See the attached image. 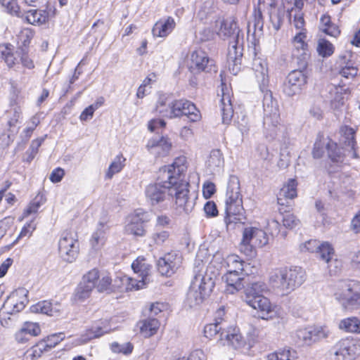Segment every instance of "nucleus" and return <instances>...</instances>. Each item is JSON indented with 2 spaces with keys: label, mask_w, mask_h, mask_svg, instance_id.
<instances>
[{
  "label": "nucleus",
  "mask_w": 360,
  "mask_h": 360,
  "mask_svg": "<svg viewBox=\"0 0 360 360\" xmlns=\"http://www.w3.org/2000/svg\"><path fill=\"white\" fill-rule=\"evenodd\" d=\"M252 70L259 89L264 94L262 103L264 135L269 140L283 139L286 135V128L281 122L278 102L268 89L269 80L266 61L255 58L252 62Z\"/></svg>",
  "instance_id": "1"
},
{
  "label": "nucleus",
  "mask_w": 360,
  "mask_h": 360,
  "mask_svg": "<svg viewBox=\"0 0 360 360\" xmlns=\"http://www.w3.org/2000/svg\"><path fill=\"white\" fill-rule=\"evenodd\" d=\"M184 161V158H179L176 159L172 165L163 167L159 174L161 181L146 187V197L152 206L167 208L172 198V191H174L172 187L174 184L176 183V175L180 178L186 170Z\"/></svg>",
  "instance_id": "2"
},
{
  "label": "nucleus",
  "mask_w": 360,
  "mask_h": 360,
  "mask_svg": "<svg viewBox=\"0 0 360 360\" xmlns=\"http://www.w3.org/2000/svg\"><path fill=\"white\" fill-rule=\"evenodd\" d=\"M216 32L220 38L230 39L228 52L229 70L231 73L236 75L241 68L243 34L233 17L217 21Z\"/></svg>",
  "instance_id": "3"
},
{
  "label": "nucleus",
  "mask_w": 360,
  "mask_h": 360,
  "mask_svg": "<svg viewBox=\"0 0 360 360\" xmlns=\"http://www.w3.org/2000/svg\"><path fill=\"white\" fill-rule=\"evenodd\" d=\"M304 270L299 266L278 267L269 274L270 285L282 295H288L300 287L305 281Z\"/></svg>",
  "instance_id": "4"
},
{
  "label": "nucleus",
  "mask_w": 360,
  "mask_h": 360,
  "mask_svg": "<svg viewBox=\"0 0 360 360\" xmlns=\"http://www.w3.org/2000/svg\"><path fill=\"white\" fill-rule=\"evenodd\" d=\"M214 286V280L207 272L200 271L196 273L187 293V304L195 307L202 304L210 296Z\"/></svg>",
  "instance_id": "5"
},
{
  "label": "nucleus",
  "mask_w": 360,
  "mask_h": 360,
  "mask_svg": "<svg viewBox=\"0 0 360 360\" xmlns=\"http://www.w3.org/2000/svg\"><path fill=\"white\" fill-rule=\"evenodd\" d=\"M335 296L347 311L360 308V282L354 280L342 281L337 285Z\"/></svg>",
  "instance_id": "6"
},
{
  "label": "nucleus",
  "mask_w": 360,
  "mask_h": 360,
  "mask_svg": "<svg viewBox=\"0 0 360 360\" xmlns=\"http://www.w3.org/2000/svg\"><path fill=\"white\" fill-rule=\"evenodd\" d=\"M269 238L264 231L261 229L248 226L244 229L240 250L247 256L255 254L256 248H262L268 243Z\"/></svg>",
  "instance_id": "7"
},
{
  "label": "nucleus",
  "mask_w": 360,
  "mask_h": 360,
  "mask_svg": "<svg viewBox=\"0 0 360 360\" xmlns=\"http://www.w3.org/2000/svg\"><path fill=\"white\" fill-rule=\"evenodd\" d=\"M330 333L326 326H308L296 330L292 334V339L298 346L309 347L327 338Z\"/></svg>",
  "instance_id": "8"
},
{
  "label": "nucleus",
  "mask_w": 360,
  "mask_h": 360,
  "mask_svg": "<svg viewBox=\"0 0 360 360\" xmlns=\"http://www.w3.org/2000/svg\"><path fill=\"white\" fill-rule=\"evenodd\" d=\"M176 183L174 184L172 188V198H175V210L179 214H188L194 207L193 200L188 196L189 191L188 189V183L184 179V173L181 176H177Z\"/></svg>",
  "instance_id": "9"
},
{
  "label": "nucleus",
  "mask_w": 360,
  "mask_h": 360,
  "mask_svg": "<svg viewBox=\"0 0 360 360\" xmlns=\"http://www.w3.org/2000/svg\"><path fill=\"white\" fill-rule=\"evenodd\" d=\"M59 254L61 258L68 262L75 261L79 254L77 234L73 231H64L58 242Z\"/></svg>",
  "instance_id": "10"
},
{
  "label": "nucleus",
  "mask_w": 360,
  "mask_h": 360,
  "mask_svg": "<svg viewBox=\"0 0 360 360\" xmlns=\"http://www.w3.org/2000/svg\"><path fill=\"white\" fill-rule=\"evenodd\" d=\"M224 202L225 209L229 210L231 213L238 210H243L240 181L236 176L232 175L229 177Z\"/></svg>",
  "instance_id": "11"
},
{
  "label": "nucleus",
  "mask_w": 360,
  "mask_h": 360,
  "mask_svg": "<svg viewBox=\"0 0 360 360\" xmlns=\"http://www.w3.org/2000/svg\"><path fill=\"white\" fill-rule=\"evenodd\" d=\"M28 291L20 288L13 292L2 306L4 313L13 314L22 311L28 302Z\"/></svg>",
  "instance_id": "12"
},
{
  "label": "nucleus",
  "mask_w": 360,
  "mask_h": 360,
  "mask_svg": "<svg viewBox=\"0 0 360 360\" xmlns=\"http://www.w3.org/2000/svg\"><path fill=\"white\" fill-rule=\"evenodd\" d=\"M218 343L236 350L241 349L245 346V340L242 336L240 329L236 326H229L223 329L220 333Z\"/></svg>",
  "instance_id": "13"
},
{
  "label": "nucleus",
  "mask_w": 360,
  "mask_h": 360,
  "mask_svg": "<svg viewBox=\"0 0 360 360\" xmlns=\"http://www.w3.org/2000/svg\"><path fill=\"white\" fill-rule=\"evenodd\" d=\"M172 111L173 118L185 115L191 122H198L201 119L200 110L192 102L187 100L173 101Z\"/></svg>",
  "instance_id": "14"
},
{
  "label": "nucleus",
  "mask_w": 360,
  "mask_h": 360,
  "mask_svg": "<svg viewBox=\"0 0 360 360\" xmlns=\"http://www.w3.org/2000/svg\"><path fill=\"white\" fill-rule=\"evenodd\" d=\"M189 68L195 72L217 71L214 60L210 58L207 53L202 49H197L191 53Z\"/></svg>",
  "instance_id": "15"
},
{
  "label": "nucleus",
  "mask_w": 360,
  "mask_h": 360,
  "mask_svg": "<svg viewBox=\"0 0 360 360\" xmlns=\"http://www.w3.org/2000/svg\"><path fill=\"white\" fill-rule=\"evenodd\" d=\"M182 257L176 252H169L160 257L158 261L159 272L166 276L173 275L181 266Z\"/></svg>",
  "instance_id": "16"
},
{
  "label": "nucleus",
  "mask_w": 360,
  "mask_h": 360,
  "mask_svg": "<svg viewBox=\"0 0 360 360\" xmlns=\"http://www.w3.org/2000/svg\"><path fill=\"white\" fill-rule=\"evenodd\" d=\"M306 83V77L300 70H293L287 76L283 86V91L288 96H293L300 92Z\"/></svg>",
  "instance_id": "17"
},
{
  "label": "nucleus",
  "mask_w": 360,
  "mask_h": 360,
  "mask_svg": "<svg viewBox=\"0 0 360 360\" xmlns=\"http://www.w3.org/2000/svg\"><path fill=\"white\" fill-rule=\"evenodd\" d=\"M330 356L331 360H352L355 356L354 345L349 339H342L330 349Z\"/></svg>",
  "instance_id": "18"
},
{
  "label": "nucleus",
  "mask_w": 360,
  "mask_h": 360,
  "mask_svg": "<svg viewBox=\"0 0 360 360\" xmlns=\"http://www.w3.org/2000/svg\"><path fill=\"white\" fill-rule=\"evenodd\" d=\"M147 221L146 213L142 211H136L127 219L125 231L136 236L145 235L143 223Z\"/></svg>",
  "instance_id": "19"
},
{
  "label": "nucleus",
  "mask_w": 360,
  "mask_h": 360,
  "mask_svg": "<svg viewBox=\"0 0 360 360\" xmlns=\"http://www.w3.org/2000/svg\"><path fill=\"white\" fill-rule=\"evenodd\" d=\"M221 96L219 108L222 117V122L224 124H229L233 116V109L231 100V94L229 88L223 82L221 84Z\"/></svg>",
  "instance_id": "20"
},
{
  "label": "nucleus",
  "mask_w": 360,
  "mask_h": 360,
  "mask_svg": "<svg viewBox=\"0 0 360 360\" xmlns=\"http://www.w3.org/2000/svg\"><path fill=\"white\" fill-rule=\"evenodd\" d=\"M245 302L250 307L257 309L262 319L268 320L274 316V306L272 305L267 297L264 296L256 297V298L248 300Z\"/></svg>",
  "instance_id": "21"
},
{
  "label": "nucleus",
  "mask_w": 360,
  "mask_h": 360,
  "mask_svg": "<svg viewBox=\"0 0 360 360\" xmlns=\"http://www.w3.org/2000/svg\"><path fill=\"white\" fill-rule=\"evenodd\" d=\"M206 169L210 174H219L224 167V158L219 149L211 150L206 162Z\"/></svg>",
  "instance_id": "22"
},
{
  "label": "nucleus",
  "mask_w": 360,
  "mask_h": 360,
  "mask_svg": "<svg viewBox=\"0 0 360 360\" xmlns=\"http://www.w3.org/2000/svg\"><path fill=\"white\" fill-rule=\"evenodd\" d=\"M34 313H41L51 316H58L60 314L62 306L58 302L52 303L49 301H41L34 304L30 308Z\"/></svg>",
  "instance_id": "23"
},
{
  "label": "nucleus",
  "mask_w": 360,
  "mask_h": 360,
  "mask_svg": "<svg viewBox=\"0 0 360 360\" xmlns=\"http://www.w3.org/2000/svg\"><path fill=\"white\" fill-rule=\"evenodd\" d=\"M297 184L295 179H289L288 182L283 185L278 194V204L285 205L287 204V200H291L295 198L297 196Z\"/></svg>",
  "instance_id": "24"
},
{
  "label": "nucleus",
  "mask_w": 360,
  "mask_h": 360,
  "mask_svg": "<svg viewBox=\"0 0 360 360\" xmlns=\"http://www.w3.org/2000/svg\"><path fill=\"white\" fill-rule=\"evenodd\" d=\"M317 253L319 255L320 258L328 264L330 271H332L331 267L333 264H335V268H338L340 264V262L333 259L335 250L333 246L328 242L321 243Z\"/></svg>",
  "instance_id": "25"
},
{
  "label": "nucleus",
  "mask_w": 360,
  "mask_h": 360,
  "mask_svg": "<svg viewBox=\"0 0 360 360\" xmlns=\"http://www.w3.org/2000/svg\"><path fill=\"white\" fill-rule=\"evenodd\" d=\"M175 25V21L172 17L160 20L154 25L152 34L154 37H166L172 32Z\"/></svg>",
  "instance_id": "26"
},
{
  "label": "nucleus",
  "mask_w": 360,
  "mask_h": 360,
  "mask_svg": "<svg viewBox=\"0 0 360 360\" xmlns=\"http://www.w3.org/2000/svg\"><path fill=\"white\" fill-rule=\"evenodd\" d=\"M242 274L243 273L232 272L226 273L224 274L223 278L226 283V291L227 293L234 294L243 288Z\"/></svg>",
  "instance_id": "27"
},
{
  "label": "nucleus",
  "mask_w": 360,
  "mask_h": 360,
  "mask_svg": "<svg viewBox=\"0 0 360 360\" xmlns=\"http://www.w3.org/2000/svg\"><path fill=\"white\" fill-rule=\"evenodd\" d=\"M340 132L342 134V141L345 146L347 148V150L351 153V156L353 158H358L359 155L356 151L354 130L351 127L345 126L341 128Z\"/></svg>",
  "instance_id": "28"
},
{
  "label": "nucleus",
  "mask_w": 360,
  "mask_h": 360,
  "mask_svg": "<svg viewBox=\"0 0 360 360\" xmlns=\"http://www.w3.org/2000/svg\"><path fill=\"white\" fill-rule=\"evenodd\" d=\"M20 101H15L9 110L6 111L7 124L8 130L13 132L15 131L16 124L18 123L21 117L22 110L19 105Z\"/></svg>",
  "instance_id": "29"
},
{
  "label": "nucleus",
  "mask_w": 360,
  "mask_h": 360,
  "mask_svg": "<svg viewBox=\"0 0 360 360\" xmlns=\"http://www.w3.org/2000/svg\"><path fill=\"white\" fill-rule=\"evenodd\" d=\"M172 100L165 95H162L157 101L155 111L162 117L172 119Z\"/></svg>",
  "instance_id": "30"
},
{
  "label": "nucleus",
  "mask_w": 360,
  "mask_h": 360,
  "mask_svg": "<svg viewBox=\"0 0 360 360\" xmlns=\"http://www.w3.org/2000/svg\"><path fill=\"white\" fill-rule=\"evenodd\" d=\"M335 146V143L329 138H324L323 136H319L314 146L312 155L314 158H321L323 157L326 150H328L329 147Z\"/></svg>",
  "instance_id": "31"
},
{
  "label": "nucleus",
  "mask_w": 360,
  "mask_h": 360,
  "mask_svg": "<svg viewBox=\"0 0 360 360\" xmlns=\"http://www.w3.org/2000/svg\"><path fill=\"white\" fill-rule=\"evenodd\" d=\"M131 268L138 278L145 279L148 281L151 266L146 262L144 257H139L131 264Z\"/></svg>",
  "instance_id": "32"
},
{
  "label": "nucleus",
  "mask_w": 360,
  "mask_h": 360,
  "mask_svg": "<svg viewBox=\"0 0 360 360\" xmlns=\"http://www.w3.org/2000/svg\"><path fill=\"white\" fill-rule=\"evenodd\" d=\"M147 147L150 149L152 153H158L160 155H166L171 148V143L168 141L167 139L165 137H162L161 139H150L148 144Z\"/></svg>",
  "instance_id": "33"
},
{
  "label": "nucleus",
  "mask_w": 360,
  "mask_h": 360,
  "mask_svg": "<svg viewBox=\"0 0 360 360\" xmlns=\"http://www.w3.org/2000/svg\"><path fill=\"white\" fill-rule=\"evenodd\" d=\"M340 330L349 333H360V319L356 316L343 319L338 323Z\"/></svg>",
  "instance_id": "34"
},
{
  "label": "nucleus",
  "mask_w": 360,
  "mask_h": 360,
  "mask_svg": "<svg viewBox=\"0 0 360 360\" xmlns=\"http://www.w3.org/2000/svg\"><path fill=\"white\" fill-rule=\"evenodd\" d=\"M226 217L224 221L228 229H233L239 224H243L245 220L244 210L229 212V210L225 209Z\"/></svg>",
  "instance_id": "35"
},
{
  "label": "nucleus",
  "mask_w": 360,
  "mask_h": 360,
  "mask_svg": "<svg viewBox=\"0 0 360 360\" xmlns=\"http://www.w3.org/2000/svg\"><path fill=\"white\" fill-rule=\"evenodd\" d=\"M140 333L144 338L154 335L160 327V322L156 319H148L140 322Z\"/></svg>",
  "instance_id": "36"
},
{
  "label": "nucleus",
  "mask_w": 360,
  "mask_h": 360,
  "mask_svg": "<svg viewBox=\"0 0 360 360\" xmlns=\"http://www.w3.org/2000/svg\"><path fill=\"white\" fill-rule=\"evenodd\" d=\"M266 290V285L264 282L258 281L251 283L245 289V302L252 300L256 297L263 296L262 293Z\"/></svg>",
  "instance_id": "37"
},
{
  "label": "nucleus",
  "mask_w": 360,
  "mask_h": 360,
  "mask_svg": "<svg viewBox=\"0 0 360 360\" xmlns=\"http://www.w3.org/2000/svg\"><path fill=\"white\" fill-rule=\"evenodd\" d=\"M150 240L153 245L162 247L169 243L171 240V233L167 230L157 229L150 236Z\"/></svg>",
  "instance_id": "38"
},
{
  "label": "nucleus",
  "mask_w": 360,
  "mask_h": 360,
  "mask_svg": "<svg viewBox=\"0 0 360 360\" xmlns=\"http://www.w3.org/2000/svg\"><path fill=\"white\" fill-rule=\"evenodd\" d=\"M25 19L30 24L40 25L48 20V13L42 10H30L26 13Z\"/></svg>",
  "instance_id": "39"
},
{
  "label": "nucleus",
  "mask_w": 360,
  "mask_h": 360,
  "mask_svg": "<svg viewBox=\"0 0 360 360\" xmlns=\"http://www.w3.org/2000/svg\"><path fill=\"white\" fill-rule=\"evenodd\" d=\"M225 264L227 267L226 273H243L244 262L236 255H230L226 257Z\"/></svg>",
  "instance_id": "40"
},
{
  "label": "nucleus",
  "mask_w": 360,
  "mask_h": 360,
  "mask_svg": "<svg viewBox=\"0 0 360 360\" xmlns=\"http://www.w3.org/2000/svg\"><path fill=\"white\" fill-rule=\"evenodd\" d=\"M101 227L98 228L91 236L90 243L94 250L101 249L105 244L106 240V229L104 225L101 224Z\"/></svg>",
  "instance_id": "41"
},
{
  "label": "nucleus",
  "mask_w": 360,
  "mask_h": 360,
  "mask_svg": "<svg viewBox=\"0 0 360 360\" xmlns=\"http://www.w3.org/2000/svg\"><path fill=\"white\" fill-rule=\"evenodd\" d=\"M296 352L290 349H280L267 356V360H295Z\"/></svg>",
  "instance_id": "42"
},
{
  "label": "nucleus",
  "mask_w": 360,
  "mask_h": 360,
  "mask_svg": "<svg viewBox=\"0 0 360 360\" xmlns=\"http://www.w3.org/2000/svg\"><path fill=\"white\" fill-rule=\"evenodd\" d=\"M122 283L126 285L127 290H139L143 288L148 282L145 279L140 278H130L124 276L122 279Z\"/></svg>",
  "instance_id": "43"
},
{
  "label": "nucleus",
  "mask_w": 360,
  "mask_h": 360,
  "mask_svg": "<svg viewBox=\"0 0 360 360\" xmlns=\"http://www.w3.org/2000/svg\"><path fill=\"white\" fill-rule=\"evenodd\" d=\"M124 162L125 158L122 155H117L108 167L106 173L107 178L111 179L115 174L120 172L124 165Z\"/></svg>",
  "instance_id": "44"
},
{
  "label": "nucleus",
  "mask_w": 360,
  "mask_h": 360,
  "mask_svg": "<svg viewBox=\"0 0 360 360\" xmlns=\"http://www.w3.org/2000/svg\"><path fill=\"white\" fill-rule=\"evenodd\" d=\"M335 51V47L329 41L321 39L319 41L317 45V51L319 54L323 57L330 56Z\"/></svg>",
  "instance_id": "45"
},
{
  "label": "nucleus",
  "mask_w": 360,
  "mask_h": 360,
  "mask_svg": "<svg viewBox=\"0 0 360 360\" xmlns=\"http://www.w3.org/2000/svg\"><path fill=\"white\" fill-rule=\"evenodd\" d=\"M40 123L39 117L37 115L32 116L27 122V126L21 134L22 139L27 141L32 136L34 130Z\"/></svg>",
  "instance_id": "46"
},
{
  "label": "nucleus",
  "mask_w": 360,
  "mask_h": 360,
  "mask_svg": "<svg viewBox=\"0 0 360 360\" xmlns=\"http://www.w3.org/2000/svg\"><path fill=\"white\" fill-rule=\"evenodd\" d=\"M221 326V321L216 319V322L213 323L207 324L204 328V335L208 339H212L215 335H219L223 330Z\"/></svg>",
  "instance_id": "47"
},
{
  "label": "nucleus",
  "mask_w": 360,
  "mask_h": 360,
  "mask_svg": "<svg viewBox=\"0 0 360 360\" xmlns=\"http://www.w3.org/2000/svg\"><path fill=\"white\" fill-rule=\"evenodd\" d=\"M100 278V276L98 274V271L96 269H94L89 271L86 275L83 277V282L85 285L88 286L91 288H97L98 281Z\"/></svg>",
  "instance_id": "48"
},
{
  "label": "nucleus",
  "mask_w": 360,
  "mask_h": 360,
  "mask_svg": "<svg viewBox=\"0 0 360 360\" xmlns=\"http://www.w3.org/2000/svg\"><path fill=\"white\" fill-rule=\"evenodd\" d=\"M346 92L342 88H335V96L331 100V106L334 109H340L344 105Z\"/></svg>",
  "instance_id": "49"
},
{
  "label": "nucleus",
  "mask_w": 360,
  "mask_h": 360,
  "mask_svg": "<svg viewBox=\"0 0 360 360\" xmlns=\"http://www.w3.org/2000/svg\"><path fill=\"white\" fill-rule=\"evenodd\" d=\"M328 155L334 163H342L344 161L345 155L342 148H340L336 143L335 147H329Z\"/></svg>",
  "instance_id": "50"
},
{
  "label": "nucleus",
  "mask_w": 360,
  "mask_h": 360,
  "mask_svg": "<svg viewBox=\"0 0 360 360\" xmlns=\"http://www.w3.org/2000/svg\"><path fill=\"white\" fill-rule=\"evenodd\" d=\"M307 37L306 32L302 30H300L292 39V44L294 47L299 51H305L307 47V44L305 42Z\"/></svg>",
  "instance_id": "51"
},
{
  "label": "nucleus",
  "mask_w": 360,
  "mask_h": 360,
  "mask_svg": "<svg viewBox=\"0 0 360 360\" xmlns=\"http://www.w3.org/2000/svg\"><path fill=\"white\" fill-rule=\"evenodd\" d=\"M0 4L8 13L19 16L20 7L17 3V0H0Z\"/></svg>",
  "instance_id": "52"
},
{
  "label": "nucleus",
  "mask_w": 360,
  "mask_h": 360,
  "mask_svg": "<svg viewBox=\"0 0 360 360\" xmlns=\"http://www.w3.org/2000/svg\"><path fill=\"white\" fill-rule=\"evenodd\" d=\"M65 338V335L63 333H54L49 335L46 339L41 340L47 345V349L49 351L53 347H56L60 342Z\"/></svg>",
  "instance_id": "53"
},
{
  "label": "nucleus",
  "mask_w": 360,
  "mask_h": 360,
  "mask_svg": "<svg viewBox=\"0 0 360 360\" xmlns=\"http://www.w3.org/2000/svg\"><path fill=\"white\" fill-rule=\"evenodd\" d=\"M358 72L356 67L354 66L349 63H347L346 65L342 67L340 71V75L347 79L354 78Z\"/></svg>",
  "instance_id": "54"
},
{
  "label": "nucleus",
  "mask_w": 360,
  "mask_h": 360,
  "mask_svg": "<svg viewBox=\"0 0 360 360\" xmlns=\"http://www.w3.org/2000/svg\"><path fill=\"white\" fill-rule=\"evenodd\" d=\"M321 242L317 240H309L300 246L302 252H318Z\"/></svg>",
  "instance_id": "55"
},
{
  "label": "nucleus",
  "mask_w": 360,
  "mask_h": 360,
  "mask_svg": "<svg viewBox=\"0 0 360 360\" xmlns=\"http://www.w3.org/2000/svg\"><path fill=\"white\" fill-rule=\"evenodd\" d=\"M110 347L112 352L123 353L124 354H130L133 350V345L129 342H126L122 345H120L117 342H112Z\"/></svg>",
  "instance_id": "56"
},
{
  "label": "nucleus",
  "mask_w": 360,
  "mask_h": 360,
  "mask_svg": "<svg viewBox=\"0 0 360 360\" xmlns=\"http://www.w3.org/2000/svg\"><path fill=\"white\" fill-rule=\"evenodd\" d=\"M256 156L261 160L269 162L272 155L269 151L268 147L264 144H259L256 148Z\"/></svg>",
  "instance_id": "57"
},
{
  "label": "nucleus",
  "mask_w": 360,
  "mask_h": 360,
  "mask_svg": "<svg viewBox=\"0 0 360 360\" xmlns=\"http://www.w3.org/2000/svg\"><path fill=\"white\" fill-rule=\"evenodd\" d=\"M34 37V32L31 29L25 28L22 30L18 35V39L24 46L30 44Z\"/></svg>",
  "instance_id": "58"
},
{
  "label": "nucleus",
  "mask_w": 360,
  "mask_h": 360,
  "mask_svg": "<svg viewBox=\"0 0 360 360\" xmlns=\"http://www.w3.org/2000/svg\"><path fill=\"white\" fill-rule=\"evenodd\" d=\"M112 279L108 274H102L98 281L97 289L99 292H103L109 289Z\"/></svg>",
  "instance_id": "59"
},
{
  "label": "nucleus",
  "mask_w": 360,
  "mask_h": 360,
  "mask_svg": "<svg viewBox=\"0 0 360 360\" xmlns=\"http://www.w3.org/2000/svg\"><path fill=\"white\" fill-rule=\"evenodd\" d=\"M93 288H89L84 283H81L77 289L75 297L77 300L83 301L89 297Z\"/></svg>",
  "instance_id": "60"
},
{
  "label": "nucleus",
  "mask_w": 360,
  "mask_h": 360,
  "mask_svg": "<svg viewBox=\"0 0 360 360\" xmlns=\"http://www.w3.org/2000/svg\"><path fill=\"white\" fill-rule=\"evenodd\" d=\"M22 330L27 334L32 336H37L40 333V328L38 324L27 322L25 323Z\"/></svg>",
  "instance_id": "61"
},
{
  "label": "nucleus",
  "mask_w": 360,
  "mask_h": 360,
  "mask_svg": "<svg viewBox=\"0 0 360 360\" xmlns=\"http://www.w3.org/2000/svg\"><path fill=\"white\" fill-rule=\"evenodd\" d=\"M299 220L292 214H287L283 217V226L288 229H293L299 224Z\"/></svg>",
  "instance_id": "62"
},
{
  "label": "nucleus",
  "mask_w": 360,
  "mask_h": 360,
  "mask_svg": "<svg viewBox=\"0 0 360 360\" xmlns=\"http://www.w3.org/2000/svg\"><path fill=\"white\" fill-rule=\"evenodd\" d=\"M172 222L170 217L166 214H159L155 220V229L169 226Z\"/></svg>",
  "instance_id": "63"
},
{
  "label": "nucleus",
  "mask_w": 360,
  "mask_h": 360,
  "mask_svg": "<svg viewBox=\"0 0 360 360\" xmlns=\"http://www.w3.org/2000/svg\"><path fill=\"white\" fill-rule=\"evenodd\" d=\"M110 328L108 327L106 322L103 326H101L98 324H96L92 326L91 331L92 332V338H99L103 334L108 333L110 330Z\"/></svg>",
  "instance_id": "64"
}]
</instances>
